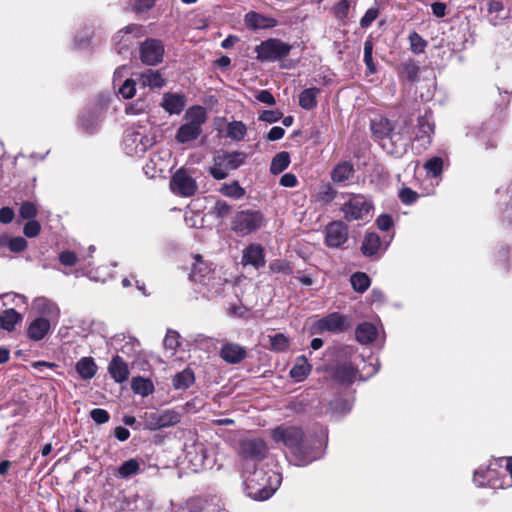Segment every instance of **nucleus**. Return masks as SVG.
<instances>
[{"label":"nucleus","instance_id":"bb28decb","mask_svg":"<svg viewBox=\"0 0 512 512\" xmlns=\"http://www.w3.org/2000/svg\"><path fill=\"white\" fill-rule=\"evenodd\" d=\"M312 370L311 364L306 356H298L293 367L290 370V376L297 382L304 381Z\"/></svg>","mask_w":512,"mask_h":512},{"label":"nucleus","instance_id":"f257e3e1","mask_svg":"<svg viewBox=\"0 0 512 512\" xmlns=\"http://www.w3.org/2000/svg\"><path fill=\"white\" fill-rule=\"evenodd\" d=\"M271 435L276 443L289 449L290 462L296 466H306L322 456V441L308 439L298 427L278 426Z\"/></svg>","mask_w":512,"mask_h":512},{"label":"nucleus","instance_id":"72a5a7b5","mask_svg":"<svg viewBox=\"0 0 512 512\" xmlns=\"http://www.w3.org/2000/svg\"><path fill=\"white\" fill-rule=\"evenodd\" d=\"M320 89L316 87L304 89L299 95V105L305 110H311L317 106V96Z\"/></svg>","mask_w":512,"mask_h":512},{"label":"nucleus","instance_id":"13d9d810","mask_svg":"<svg viewBox=\"0 0 512 512\" xmlns=\"http://www.w3.org/2000/svg\"><path fill=\"white\" fill-rule=\"evenodd\" d=\"M41 230V226L38 221L30 220L23 227V233L26 237L33 238L36 237Z\"/></svg>","mask_w":512,"mask_h":512},{"label":"nucleus","instance_id":"a18cd8bd","mask_svg":"<svg viewBox=\"0 0 512 512\" xmlns=\"http://www.w3.org/2000/svg\"><path fill=\"white\" fill-rule=\"evenodd\" d=\"M269 347L273 351L283 352L289 347L288 338L282 333H276L268 336Z\"/></svg>","mask_w":512,"mask_h":512},{"label":"nucleus","instance_id":"cd10ccee","mask_svg":"<svg viewBox=\"0 0 512 512\" xmlns=\"http://www.w3.org/2000/svg\"><path fill=\"white\" fill-rule=\"evenodd\" d=\"M75 369L83 380H90L97 372V365L92 357H83L78 360Z\"/></svg>","mask_w":512,"mask_h":512},{"label":"nucleus","instance_id":"ea45409f","mask_svg":"<svg viewBox=\"0 0 512 512\" xmlns=\"http://www.w3.org/2000/svg\"><path fill=\"white\" fill-rule=\"evenodd\" d=\"M290 164V155L286 151H282L276 154L270 165V171L272 174H280L282 173Z\"/></svg>","mask_w":512,"mask_h":512},{"label":"nucleus","instance_id":"4be33fe9","mask_svg":"<svg viewBox=\"0 0 512 512\" xmlns=\"http://www.w3.org/2000/svg\"><path fill=\"white\" fill-rule=\"evenodd\" d=\"M108 372L116 383L127 381L130 375L128 365L119 355L112 357L108 365Z\"/></svg>","mask_w":512,"mask_h":512},{"label":"nucleus","instance_id":"aec40b11","mask_svg":"<svg viewBox=\"0 0 512 512\" xmlns=\"http://www.w3.org/2000/svg\"><path fill=\"white\" fill-rule=\"evenodd\" d=\"M220 356L229 364H238L246 358L247 351L237 343H226L220 350Z\"/></svg>","mask_w":512,"mask_h":512},{"label":"nucleus","instance_id":"a878e982","mask_svg":"<svg viewBox=\"0 0 512 512\" xmlns=\"http://www.w3.org/2000/svg\"><path fill=\"white\" fill-rule=\"evenodd\" d=\"M161 106L169 114H180L185 107V99L176 93H166L163 95Z\"/></svg>","mask_w":512,"mask_h":512},{"label":"nucleus","instance_id":"c756f323","mask_svg":"<svg viewBox=\"0 0 512 512\" xmlns=\"http://www.w3.org/2000/svg\"><path fill=\"white\" fill-rule=\"evenodd\" d=\"M139 81L144 87L161 88L165 85V79L159 71L151 69L139 75Z\"/></svg>","mask_w":512,"mask_h":512},{"label":"nucleus","instance_id":"a211bd4d","mask_svg":"<svg viewBox=\"0 0 512 512\" xmlns=\"http://www.w3.org/2000/svg\"><path fill=\"white\" fill-rule=\"evenodd\" d=\"M265 254L262 245L253 243L243 249L242 252V264L251 265L256 269H259L265 265Z\"/></svg>","mask_w":512,"mask_h":512},{"label":"nucleus","instance_id":"8fccbe9b","mask_svg":"<svg viewBox=\"0 0 512 512\" xmlns=\"http://www.w3.org/2000/svg\"><path fill=\"white\" fill-rule=\"evenodd\" d=\"M336 194V190H334L329 184H325L319 187L316 199L322 204L327 205L335 199Z\"/></svg>","mask_w":512,"mask_h":512},{"label":"nucleus","instance_id":"20e7f679","mask_svg":"<svg viewBox=\"0 0 512 512\" xmlns=\"http://www.w3.org/2000/svg\"><path fill=\"white\" fill-rule=\"evenodd\" d=\"M246 154L239 151L225 152L213 158V165L209 168V174L216 180L228 177L230 171L236 170L244 164Z\"/></svg>","mask_w":512,"mask_h":512},{"label":"nucleus","instance_id":"b1692460","mask_svg":"<svg viewBox=\"0 0 512 512\" xmlns=\"http://www.w3.org/2000/svg\"><path fill=\"white\" fill-rule=\"evenodd\" d=\"M246 27L252 30L271 28L276 25V20L265 17L257 12L250 11L244 17Z\"/></svg>","mask_w":512,"mask_h":512},{"label":"nucleus","instance_id":"6ab92c4d","mask_svg":"<svg viewBox=\"0 0 512 512\" xmlns=\"http://www.w3.org/2000/svg\"><path fill=\"white\" fill-rule=\"evenodd\" d=\"M33 309L50 322L56 323L60 315V309L56 303L45 297H38L33 301Z\"/></svg>","mask_w":512,"mask_h":512},{"label":"nucleus","instance_id":"6e6d98bb","mask_svg":"<svg viewBox=\"0 0 512 512\" xmlns=\"http://www.w3.org/2000/svg\"><path fill=\"white\" fill-rule=\"evenodd\" d=\"M164 346L166 349L175 352L179 346V334L176 331L168 330L164 339Z\"/></svg>","mask_w":512,"mask_h":512},{"label":"nucleus","instance_id":"39448f33","mask_svg":"<svg viewBox=\"0 0 512 512\" xmlns=\"http://www.w3.org/2000/svg\"><path fill=\"white\" fill-rule=\"evenodd\" d=\"M264 222L265 218L260 210H241L232 218L231 229L240 236H246L260 229Z\"/></svg>","mask_w":512,"mask_h":512},{"label":"nucleus","instance_id":"052dcab7","mask_svg":"<svg viewBox=\"0 0 512 512\" xmlns=\"http://www.w3.org/2000/svg\"><path fill=\"white\" fill-rule=\"evenodd\" d=\"M283 117V113L279 110H264L259 115V120L268 122V123H274L280 120Z\"/></svg>","mask_w":512,"mask_h":512},{"label":"nucleus","instance_id":"9b49d317","mask_svg":"<svg viewBox=\"0 0 512 512\" xmlns=\"http://www.w3.org/2000/svg\"><path fill=\"white\" fill-rule=\"evenodd\" d=\"M145 31L141 25L130 24L120 30L114 37L117 51L120 55L129 57L131 55V46L133 39L142 37Z\"/></svg>","mask_w":512,"mask_h":512},{"label":"nucleus","instance_id":"7ed1b4c3","mask_svg":"<svg viewBox=\"0 0 512 512\" xmlns=\"http://www.w3.org/2000/svg\"><path fill=\"white\" fill-rule=\"evenodd\" d=\"M207 120L206 110L202 106H192L185 112L184 123L178 128L175 140L186 144L196 140L202 134V126Z\"/></svg>","mask_w":512,"mask_h":512},{"label":"nucleus","instance_id":"412c9836","mask_svg":"<svg viewBox=\"0 0 512 512\" xmlns=\"http://www.w3.org/2000/svg\"><path fill=\"white\" fill-rule=\"evenodd\" d=\"M51 323L45 317H37L27 327V337L33 341L44 339L51 329Z\"/></svg>","mask_w":512,"mask_h":512},{"label":"nucleus","instance_id":"f3484780","mask_svg":"<svg viewBox=\"0 0 512 512\" xmlns=\"http://www.w3.org/2000/svg\"><path fill=\"white\" fill-rule=\"evenodd\" d=\"M394 129V124L385 117L378 116L371 120L372 133L379 140L393 141L400 134V132L396 133Z\"/></svg>","mask_w":512,"mask_h":512},{"label":"nucleus","instance_id":"ddd939ff","mask_svg":"<svg viewBox=\"0 0 512 512\" xmlns=\"http://www.w3.org/2000/svg\"><path fill=\"white\" fill-rule=\"evenodd\" d=\"M268 452L266 443L259 438L245 439L240 443L239 454L243 460L261 461Z\"/></svg>","mask_w":512,"mask_h":512},{"label":"nucleus","instance_id":"49530a36","mask_svg":"<svg viewBox=\"0 0 512 512\" xmlns=\"http://www.w3.org/2000/svg\"><path fill=\"white\" fill-rule=\"evenodd\" d=\"M487 10H488L489 15H491L489 22L493 26L499 25L503 18L499 17L498 14H500L504 10L503 3L499 0H490L487 5Z\"/></svg>","mask_w":512,"mask_h":512},{"label":"nucleus","instance_id":"a19ab883","mask_svg":"<svg viewBox=\"0 0 512 512\" xmlns=\"http://www.w3.org/2000/svg\"><path fill=\"white\" fill-rule=\"evenodd\" d=\"M219 192L233 199H240L245 195V189L240 186L238 181L222 184L219 188Z\"/></svg>","mask_w":512,"mask_h":512},{"label":"nucleus","instance_id":"79ce46f5","mask_svg":"<svg viewBox=\"0 0 512 512\" xmlns=\"http://www.w3.org/2000/svg\"><path fill=\"white\" fill-rule=\"evenodd\" d=\"M139 472L140 462L137 459H129L118 468V476L125 479L137 475Z\"/></svg>","mask_w":512,"mask_h":512},{"label":"nucleus","instance_id":"f03ea898","mask_svg":"<svg viewBox=\"0 0 512 512\" xmlns=\"http://www.w3.org/2000/svg\"><path fill=\"white\" fill-rule=\"evenodd\" d=\"M281 481V474L272 470L265 472L263 469H255L252 473H244L247 495L254 500L270 498L279 488Z\"/></svg>","mask_w":512,"mask_h":512},{"label":"nucleus","instance_id":"4468645a","mask_svg":"<svg viewBox=\"0 0 512 512\" xmlns=\"http://www.w3.org/2000/svg\"><path fill=\"white\" fill-rule=\"evenodd\" d=\"M185 458L194 472L203 470L211 465L207 455V448L200 442L186 447Z\"/></svg>","mask_w":512,"mask_h":512},{"label":"nucleus","instance_id":"e433bc0d","mask_svg":"<svg viewBox=\"0 0 512 512\" xmlns=\"http://www.w3.org/2000/svg\"><path fill=\"white\" fill-rule=\"evenodd\" d=\"M357 371L350 363H344L336 367L334 378L342 383H350L356 379Z\"/></svg>","mask_w":512,"mask_h":512},{"label":"nucleus","instance_id":"6e6552de","mask_svg":"<svg viewBox=\"0 0 512 512\" xmlns=\"http://www.w3.org/2000/svg\"><path fill=\"white\" fill-rule=\"evenodd\" d=\"M290 51L291 46L289 44L275 38L265 40L255 48L257 59L268 62H275L284 58Z\"/></svg>","mask_w":512,"mask_h":512},{"label":"nucleus","instance_id":"09e8293b","mask_svg":"<svg viewBox=\"0 0 512 512\" xmlns=\"http://www.w3.org/2000/svg\"><path fill=\"white\" fill-rule=\"evenodd\" d=\"M427 175L438 177L443 170V159L441 157H432L424 164Z\"/></svg>","mask_w":512,"mask_h":512},{"label":"nucleus","instance_id":"7c9ffc66","mask_svg":"<svg viewBox=\"0 0 512 512\" xmlns=\"http://www.w3.org/2000/svg\"><path fill=\"white\" fill-rule=\"evenodd\" d=\"M381 245L380 237L374 232L366 233L361 245V252L368 257L376 255Z\"/></svg>","mask_w":512,"mask_h":512},{"label":"nucleus","instance_id":"393cba45","mask_svg":"<svg viewBox=\"0 0 512 512\" xmlns=\"http://www.w3.org/2000/svg\"><path fill=\"white\" fill-rule=\"evenodd\" d=\"M434 133V123L431 117L425 114L418 118L416 140H422L424 147L431 143V135Z\"/></svg>","mask_w":512,"mask_h":512},{"label":"nucleus","instance_id":"f704fd0d","mask_svg":"<svg viewBox=\"0 0 512 512\" xmlns=\"http://www.w3.org/2000/svg\"><path fill=\"white\" fill-rule=\"evenodd\" d=\"M101 113L98 110H87L80 114L79 123L87 132H92L99 123Z\"/></svg>","mask_w":512,"mask_h":512},{"label":"nucleus","instance_id":"338daca9","mask_svg":"<svg viewBox=\"0 0 512 512\" xmlns=\"http://www.w3.org/2000/svg\"><path fill=\"white\" fill-rule=\"evenodd\" d=\"M59 261L64 266H74L77 263V255L72 251H63L59 254Z\"/></svg>","mask_w":512,"mask_h":512},{"label":"nucleus","instance_id":"680f3d73","mask_svg":"<svg viewBox=\"0 0 512 512\" xmlns=\"http://www.w3.org/2000/svg\"><path fill=\"white\" fill-rule=\"evenodd\" d=\"M331 406L335 412L346 414L351 410L352 403L348 400L337 399L331 404Z\"/></svg>","mask_w":512,"mask_h":512},{"label":"nucleus","instance_id":"0e129e2a","mask_svg":"<svg viewBox=\"0 0 512 512\" xmlns=\"http://www.w3.org/2000/svg\"><path fill=\"white\" fill-rule=\"evenodd\" d=\"M399 198L405 204H412L418 198V194L410 188H402L399 191Z\"/></svg>","mask_w":512,"mask_h":512},{"label":"nucleus","instance_id":"dca6fc26","mask_svg":"<svg viewBox=\"0 0 512 512\" xmlns=\"http://www.w3.org/2000/svg\"><path fill=\"white\" fill-rule=\"evenodd\" d=\"M348 240V227L341 221H333L326 227V245L338 248Z\"/></svg>","mask_w":512,"mask_h":512},{"label":"nucleus","instance_id":"4c0bfd02","mask_svg":"<svg viewBox=\"0 0 512 512\" xmlns=\"http://www.w3.org/2000/svg\"><path fill=\"white\" fill-rule=\"evenodd\" d=\"M195 381L194 373L191 369L187 368L178 372L173 377V386L175 389L185 390L189 388Z\"/></svg>","mask_w":512,"mask_h":512},{"label":"nucleus","instance_id":"c03bdc74","mask_svg":"<svg viewBox=\"0 0 512 512\" xmlns=\"http://www.w3.org/2000/svg\"><path fill=\"white\" fill-rule=\"evenodd\" d=\"M493 475L494 471L490 467H487L486 469L479 468L474 472L473 482L478 487H484L486 485H492L495 487L494 484H490Z\"/></svg>","mask_w":512,"mask_h":512},{"label":"nucleus","instance_id":"58836bf2","mask_svg":"<svg viewBox=\"0 0 512 512\" xmlns=\"http://www.w3.org/2000/svg\"><path fill=\"white\" fill-rule=\"evenodd\" d=\"M247 134V126L242 121H232L227 125L226 136L234 141H241Z\"/></svg>","mask_w":512,"mask_h":512},{"label":"nucleus","instance_id":"774afa93","mask_svg":"<svg viewBox=\"0 0 512 512\" xmlns=\"http://www.w3.org/2000/svg\"><path fill=\"white\" fill-rule=\"evenodd\" d=\"M231 210V206L225 201H217L214 206V212L217 217L224 218L226 217Z\"/></svg>","mask_w":512,"mask_h":512},{"label":"nucleus","instance_id":"423d86ee","mask_svg":"<svg viewBox=\"0 0 512 512\" xmlns=\"http://www.w3.org/2000/svg\"><path fill=\"white\" fill-rule=\"evenodd\" d=\"M154 144L143 127H131L125 131L123 148L127 155L140 157Z\"/></svg>","mask_w":512,"mask_h":512},{"label":"nucleus","instance_id":"0eeeda50","mask_svg":"<svg viewBox=\"0 0 512 512\" xmlns=\"http://www.w3.org/2000/svg\"><path fill=\"white\" fill-rule=\"evenodd\" d=\"M181 419L182 414L176 409L145 412L142 416L144 428L150 431L175 426L180 423Z\"/></svg>","mask_w":512,"mask_h":512},{"label":"nucleus","instance_id":"37998d69","mask_svg":"<svg viewBox=\"0 0 512 512\" xmlns=\"http://www.w3.org/2000/svg\"><path fill=\"white\" fill-rule=\"evenodd\" d=\"M0 244L6 245L10 251L16 253L24 251L28 246L27 240L21 236L12 238L3 236L0 238Z\"/></svg>","mask_w":512,"mask_h":512},{"label":"nucleus","instance_id":"4d7b16f0","mask_svg":"<svg viewBox=\"0 0 512 512\" xmlns=\"http://www.w3.org/2000/svg\"><path fill=\"white\" fill-rule=\"evenodd\" d=\"M90 417L97 424H105L110 420V415L105 409L95 408L90 411Z\"/></svg>","mask_w":512,"mask_h":512},{"label":"nucleus","instance_id":"c85d7f7f","mask_svg":"<svg viewBox=\"0 0 512 512\" xmlns=\"http://www.w3.org/2000/svg\"><path fill=\"white\" fill-rule=\"evenodd\" d=\"M21 321L22 315L13 308L0 312V327L6 331H13L15 326Z\"/></svg>","mask_w":512,"mask_h":512},{"label":"nucleus","instance_id":"9d476101","mask_svg":"<svg viewBox=\"0 0 512 512\" xmlns=\"http://www.w3.org/2000/svg\"><path fill=\"white\" fill-rule=\"evenodd\" d=\"M170 188L175 194L190 197L196 193L197 184L188 170L180 168L171 177Z\"/></svg>","mask_w":512,"mask_h":512},{"label":"nucleus","instance_id":"69168bd1","mask_svg":"<svg viewBox=\"0 0 512 512\" xmlns=\"http://www.w3.org/2000/svg\"><path fill=\"white\" fill-rule=\"evenodd\" d=\"M378 17V10L375 8H370L366 11L364 16L360 20V25L362 28L369 27L373 21Z\"/></svg>","mask_w":512,"mask_h":512},{"label":"nucleus","instance_id":"864d4df0","mask_svg":"<svg viewBox=\"0 0 512 512\" xmlns=\"http://www.w3.org/2000/svg\"><path fill=\"white\" fill-rule=\"evenodd\" d=\"M269 269L272 273H281L284 275H290L293 272V267L291 264L288 261L282 259H277L270 263Z\"/></svg>","mask_w":512,"mask_h":512},{"label":"nucleus","instance_id":"603ef678","mask_svg":"<svg viewBox=\"0 0 512 512\" xmlns=\"http://www.w3.org/2000/svg\"><path fill=\"white\" fill-rule=\"evenodd\" d=\"M410 48L415 54H420L425 51L427 41L420 36L417 32H412L409 35Z\"/></svg>","mask_w":512,"mask_h":512},{"label":"nucleus","instance_id":"de8ad7c7","mask_svg":"<svg viewBox=\"0 0 512 512\" xmlns=\"http://www.w3.org/2000/svg\"><path fill=\"white\" fill-rule=\"evenodd\" d=\"M351 284L355 291L363 293L370 286V278L365 273L356 272L351 276Z\"/></svg>","mask_w":512,"mask_h":512},{"label":"nucleus","instance_id":"f8f14e48","mask_svg":"<svg viewBox=\"0 0 512 512\" xmlns=\"http://www.w3.org/2000/svg\"><path fill=\"white\" fill-rule=\"evenodd\" d=\"M349 327L347 318L340 313L334 312L317 320L312 329L314 333H323L325 331L331 333H341Z\"/></svg>","mask_w":512,"mask_h":512},{"label":"nucleus","instance_id":"473e14b6","mask_svg":"<svg viewBox=\"0 0 512 512\" xmlns=\"http://www.w3.org/2000/svg\"><path fill=\"white\" fill-rule=\"evenodd\" d=\"M377 337L376 327L368 322H364L358 325L356 329V338L362 344L373 342Z\"/></svg>","mask_w":512,"mask_h":512},{"label":"nucleus","instance_id":"3c124183","mask_svg":"<svg viewBox=\"0 0 512 512\" xmlns=\"http://www.w3.org/2000/svg\"><path fill=\"white\" fill-rule=\"evenodd\" d=\"M373 41L367 39L364 42V62L370 74L376 73V65L373 61Z\"/></svg>","mask_w":512,"mask_h":512},{"label":"nucleus","instance_id":"2f4dec72","mask_svg":"<svg viewBox=\"0 0 512 512\" xmlns=\"http://www.w3.org/2000/svg\"><path fill=\"white\" fill-rule=\"evenodd\" d=\"M354 173L353 165L344 161L339 163L332 171L331 178L335 183H344L348 181Z\"/></svg>","mask_w":512,"mask_h":512},{"label":"nucleus","instance_id":"1a4fd4ad","mask_svg":"<svg viewBox=\"0 0 512 512\" xmlns=\"http://www.w3.org/2000/svg\"><path fill=\"white\" fill-rule=\"evenodd\" d=\"M371 203L363 195H351L341 211L347 221L365 219L370 215Z\"/></svg>","mask_w":512,"mask_h":512},{"label":"nucleus","instance_id":"5fc2aeb1","mask_svg":"<svg viewBox=\"0 0 512 512\" xmlns=\"http://www.w3.org/2000/svg\"><path fill=\"white\" fill-rule=\"evenodd\" d=\"M19 215L22 219L34 220L37 215V206L31 201H25L19 208Z\"/></svg>","mask_w":512,"mask_h":512},{"label":"nucleus","instance_id":"c9c22d12","mask_svg":"<svg viewBox=\"0 0 512 512\" xmlns=\"http://www.w3.org/2000/svg\"><path fill=\"white\" fill-rule=\"evenodd\" d=\"M131 389L135 394L146 397L153 393L154 385L150 379L134 377L131 382Z\"/></svg>","mask_w":512,"mask_h":512},{"label":"nucleus","instance_id":"bf43d9fd","mask_svg":"<svg viewBox=\"0 0 512 512\" xmlns=\"http://www.w3.org/2000/svg\"><path fill=\"white\" fill-rule=\"evenodd\" d=\"M419 70V67L412 61L403 64V73L406 76V78L410 81H414L417 79Z\"/></svg>","mask_w":512,"mask_h":512},{"label":"nucleus","instance_id":"5701e85b","mask_svg":"<svg viewBox=\"0 0 512 512\" xmlns=\"http://www.w3.org/2000/svg\"><path fill=\"white\" fill-rule=\"evenodd\" d=\"M500 199L498 202L501 218L504 222L512 223V182L505 190H497Z\"/></svg>","mask_w":512,"mask_h":512},{"label":"nucleus","instance_id":"2eb2a0df","mask_svg":"<svg viewBox=\"0 0 512 512\" xmlns=\"http://www.w3.org/2000/svg\"><path fill=\"white\" fill-rule=\"evenodd\" d=\"M164 55V46L160 40L148 39L140 48V57L143 63L147 65H156L162 61Z\"/></svg>","mask_w":512,"mask_h":512},{"label":"nucleus","instance_id":"e2e57ef3","mask_svg":"<svg viewBox=\"0 0 512 512\" xmlns=\"http://www.w3.org/2000/svg\"><path fill=\"white\" fill-rule=\"evenodd\" d=\"M119 93L125 98L130 99L135 95V83L133 80L127 79L120 87Z\"/></svg>","mask_w":512,"mask_h":512}]
</instances>
